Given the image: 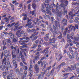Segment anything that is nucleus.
Returning a JSON list of instances; mask_svg holds the SVG:
<instances>
[{"instance_id":"3","label":"nucleus","mask_w":79,"mask_h":79,"mask_svg":"<svg viewBox=\"0 0 79 79\" xmlns=\"http://www.w3.org/2000/svg\"><path fill=\"white\" fill-rule=\"evenodd\" d=\"M42 71H43V73L42 72H41V74L40 75H37L36 76H38V79H44V75L45 74V73H46V71H47V69H46L45 70V69L43 68L42 69Z\"/></svg>"},{"instance_id":"15","label":"nucleus","mask_w":79,"mask_h":79,"mask_svg":"<svg viewBox=\"0 0 79 79\" xmlns=\"http://www.w3.org/2000/svg\"><path fill=\"white\" fill-rule=\"evenodd\" d=\"M9 36L10 37V39H14L15 37V35L13 34V33L12 32H10L9 33Z\"/></svg>"},{"instance_id":"7","label":"nucleus","mask_w":79,"mask_h":79,"mask_svg":"<svg viewBox=\"0 0 79 79\" xmlns=\"http://www.w3.org/2000/svg\"><path fill=\"white\" fill-rule=\"evenodd\" d=\"M34 67L35 70V74H37L39 72V67H38V65L37 64H34Z\"/></svg>"},{"instance_id":"24","label":"nucleus","mask_w":79,"mask_h":79,"mask_svg":"<svg viewBox=\"0 0 79 79\" xmlns=\"http://www.w3.org/2000/svg\"><path fill=\"white\" fill-rule=\"evenodd\" d=\"M70 30L71 31H76V27H75L74 26H73L71 28Z\"/></svg>"},{"instance_id":"57","label":"nucleus","mask_w":79,"mask_h":79,"mask_svg":"<svg viewBox=\"0 0 79 79\" xmlns=\"http://www.w3.org/2000/svg\"><path fill=\"white\" fill-rule=\"evenodd\" d=\"M69 40H67V42L68 43H70V42H72V40L71 39H69Z\"/></svg>"},{"instance_id":"8","label":"nucleus","mask_w":79,"mask_h":79,"mask_svg":"<svg viewBox=\"0 0 79 79\" xmlns=\"http://www.w3.org/2000/svg\"><path fill=\"white\" fill-rule=\"evenodd\" d=\"M41 23L42 22L40 21V20L37 18L36 20V22H35L34 23V24H35V25H36V26H39V25H40V23Z\"/></svg>"},{"instance_id":"10","label":"nucleus","mask_w":79,"mask_h":79,"mask_svg":"<svg viewBox=\"0 0 79 79\" xmlns=\"http://www.w3.org/2000/svg\"><path fill=\"white\" fill-rule=\"evenodd\" d=\"M44 57H42L41 58V60H40V61H38V64H41V67H43V62H42V60H44Z\"/></svg>"},{"instance_id":"23","label":"nucleus","mask_w":79,"mask_h":79,"mask_svg":"<svg viewBox=\"0 0 79 79\" xmlns=\"http://www.w3.org/2000/svg\"><path fill=\"white\" fill-rule=\"evenodd\" d=\"M71 67L72 68V70H74V69H76V64H74V66L71 65Z\"/></svg>"},{"instance_id":"9","label":"nucleus","mask_w":79,"mask_h":79,"mask_svg":"<svg viewBox=\"0 0 79 79\" xmlns=\"http://www.w3.org/2000/svg\"><path fill=\"white\" fill-rule=\"evenodd\" d=\"M50 35V33L47 34L45 37H44V39L45 41L47 42L48 40H49V35Z\"/></svg>"},{"instance_id":"2","label":"nucleus","mask_w":79,"mask_h":79,"mask_svg":"<svg viewBox=\"0 0 79 79\" xmlns=\"http://www.w3.org/2000/svg\"><path fill=\"white\" fill-rule=\"evenodd\" d=\"M49 41H53V42L52 41L49 42L48 43L49 44V45H51L54 48H57V45H56V44H55V41L56 40L55 38H53L52 39H49Z\"/></svg>"},{"instance_id":"44","label":"nucleus","mask_w":79,"mask_h":79,"mask_svg":"<svg viewBox=\"0 0 79 79\" xmlns=\"http://www.w3.org/2000/svg\"><path fill=\"white\" fill-rule=\"evenodd\" d=\"M13 42H14L15 43H16L18 42V40H16L15 38H14L13 40Z\"/></svg>"},{"instance_id":"43","label":"nucleus","mask_w":79,"mask_h":79,"mask_svg":"<svg viewBox=\"0 0 79 79\" xmlns=\"http://www.w3.org/2000/svg\"><path fill=\"white\" fill-rule=\"evenodd\" d=\"M6 40V42L7 43H9V44H10V43L11 42V39H10V38L7 39Z\"/></svg>"},{"instance_id":"63","label":"nucleus","mask_w":79,"mask_h":79,"mask_svg":"<svg viewBox=\"0 0 79 79\" xmlns=\"http://www.w3.org/2000/svg\"><path fill=\"white\" fill-rule=\"evenodd\" d=\"M60 64L61 66H64L65 65V62H62Z\"/></svg>"},{"instance_id":"33","label":"nucleus","mask_w":79,"mask_h":79,"mask_svg":"<svg viewBox=\"0 0 79 79\" xmlns=\"http://www.w3.org/2000/svg\"><path fill=\"white\" fill-rule=\"evenodd\" d=\"M4 19H5V20H6L5 21L6 23H7V22H9V21H10V19H8V18L7 17H5L4 18Z\"/></svg>"},{"instance_id":"1","label":"nucleus","mask_w":79,"mask_h":79,"mask_svg":"<svg viewBox=\"0 0 79 79\" xmlns=\"http://www.w3.org/2000/svg\"><path fill=\"white\" fill-rule=\"evenodd\" d=\"M36 31H37V30L35 29H32L31 30V32L34 33V34H32V35L30 36V38H31V40H35L38 38L37 36H35L37 34H38V32Z\"/></svg>"},{"instance_id":"22","label":"nucleus","mask_w":79,"mask_h":79,"mask_svg":"<svg viewBox=\"0 0 79 79\" xmlns=\"http://www.w3.org/2000/svg\"><path fill=\"white\" fill-rule=\"evenodd\" d=\"M68 74H69V73H64V74H63L64 79H67V78H68Z\"/></svg>"},{"instance_id":"12","label":"nucleus","mask_w":79,"mask_h":79,"mask_svg":"<svg viewBox=\"0 0 79 79\" xmlns=\"http://www.w3.org/2000/svg\"><path fill=\"white\" fill-rule=\"evenodd\" d=\"M62 23H63V26H65L67 25V23H68V20L65 19H63L62 21Z\"/></svg>"},{"instance_id":"25","label":"nucleus","mask_w":79,"mask_h":79,"mask_svg":"<svg viewBox=\"0 0 79 79\" xmlns=\"http://www.w3.org/2000/svg\"><path fill=\"white\" fill-rule=\"evenodd\" d=\"M71 39L73 40V38L72 36L69 35V34H68L67 35V38L68 39Z\"/></svg>"},{"instance_id":"26","label":"nucleus","mask_w":79,"mask_h":79,"mask_svg":"<svg viewBox=\"0 0 79 79\" xmlns=\"http://www.w3.org/2000/svg\"><path fill=\"white\" fill-rule=\"evenodd\" d=\"M32 7L33 10H35V8H36V5L35 4V3H33L32 4Z\"/></svg>"},{"instance_id":"42","label":"nucleus","mask_w":79,"mask_h":79,"mask_svg":"<svg viewBox=\"0 0 79 79\" xmlns=\"http://www.w3.org/2000/svg\"><path fill=\"white\" fill-rule=\"evenodd\" d=\"M46 52H45V54H48V49H49V48H46Z\"/></svg>"},{"instance_id":"59","label":"nucleus","mask_w":79,"mask_h":79,"mask_svg":"<svg viewBox=\"0 0 79 79\" xmlns=\"http://www.w3.org/2000/svg\"><path fill=\"white\" fill-rule=\"evenodd\" d=\"M67 54L68 56H69V58L70 57V56L71 55V54H70V52L69 51L67 52Z\"/></svg>"},{"instance_id":"21","label":"nucleus","mask_w":79,"mask_h":79,"mask_svg":"<svg viewBox=\"0 0 79 79\" xmlns=\"http://www.w3.org/2000/svg\"><path fill=\"white\" fill-rule=\"evenodd\" d=\"M32 65L31 64L28 69V70L30 71V73H33V70H32Z\"/></svg>"},{"instance_id":"31","label":"nucleus","mask_w":79,"mask_h":79,"mask_svg":"<svg viewBox=\"0 0 79 79\" xmlns=\"http://www.w3.org/2000/svg\"><path fill=\"white\" fill-rule=\"evenodd\" d=\"M71 31V30H68V31H65L64 32V34H66V33L67 34H68L69 33H70Z\"/></svg>"},{"instance_id":"16","label":"nucleus","mask_w":79,"mask_h":79,"mask_svg":"<svg viewBox=\"0 0 79 79\" xmlns=\"http://www.w3.org/2000/svg\"><path fill=\"white\" fill-rule=\"evenodd\" d=\"M54 69H55V68L52 69L51 70V72H49L47 74V76L49 77L50 76L51 74H53V72H54Z\"/></svg>"},{"instance_id":"35","label":"nucleus","mask_w":79,"mask_h":79,"mask_svg":"<svg viewBox=\"0 0 79 79\" xmlns=\"http://www.w3.org/2000/svg\"><path fill=\"white\" fill-rule=\"evenodd\" d=\"M1 68H2V70L3 71L6 68V66L5 65H2L1 67Z\"/></svg>"},{"instance_id":"36","label":"nucleus","mask_w":79,"mask_h":79,"mask_svg":"<svg viewBox=\"0 0 79 79\" xmlns=\"http://www.w3.org/2000/svg\"><path fill=\"white\" fill-rule=\"evenodd\" d=\"M46 13L47 14H49V15H52V13L50 10H46Z\"/></svg>"},{"instance_id":"55","label":"nucleus","mask_w":79,"mask_h":79,"mask_svg":"<svg viewBox=\"0 0 79 79\" xmlns=\"http://www.w3.org/2000/svg\"><path fill=\"white\" fill-rule=\"evenodd\" d=\"M51 68H52V66H50L49 67H47V70L48 71H49V70H50L51 69Z\"/></svg>"},{"instance_id":"19","label":"nucleus","mask_w":79,"mask_h":79,"mask_svg":"<svg viewBox=\"0 0 79 79\" xmlns=\"http://www.w3.org/2000/svg\"><path fill=\"white\" fill-rule=\"evenodd\" d=\"M61 6L62 8H63V10L64 13H66V14H67V13H68V12H67V10L65 9L66 7L65 6H64L63 5H62Z\"/></svg>"},{"instance_id":"34","label":"nucleus","mask_w":79,"mask_h":79,"mask_svg":"<svg viewBox=\"0 0 79 79\" xmlns=\"http://www.w3.org/2000/svg\"><path fill=\"white\" fill-rule=\"evenodd\" d=\"M69 50L70 52L71 53V54H73L74 52V51L73 50V49H72V48H69Z\"/></svg>"},{"instance_id":"37","label":"nucleus","mask_w":79,"mask_h":79,"mask_svg":"<svg viewBox=\"0 0 79 79\" xmlns=\"http://www.w3.org/2000/svg\"><path fill=\"white\" fill-rule=\"evenodd\" d=\"M37 47V45L35 44H34L33 46L31 48L32 49H35L36 48V47Z\"/></svg>"},{"instance_id":"30","label":"nucleus","mask_w":79,"mask_h":79,"mask_svg":"<svg viewBox=\"0 0 79 79\" xmlns=\"http://www.w3.org/2000/svg\"><path fill=\"white\" fill-rule=\"evenodd\" d=\"M79 38H78L76 36L74 37V38H73V40H75V41H77V42H78L79 41Z\"/></svg>"},{"instance_id":"61","label":"nucleus","mask_w":79,"mask_h":79,"mask_svg":"<svg viewBox=\"0 0 79 79\" xmlns=\"http://www.w3.org/2000/svg\"><path fill=\"white\" fill-rule=\"evenodd\" d=\"M27 70L24 71V73L23 74H24L25 75H26V74H27Z\"/></svg>"},{"instance_id":"20","label":"nucleus","mask_w":79,"mask_h":79,"mask_svg":"<svg viewBox=\"0 0 79 79\" xmlns=\"http://www.w3.org/2000/svg\"><path fill=\"white\" fill-rule=\"evenodd\" d=\"M31 37H30L29 38L28 37H23V38H20V39L21 40H25V39H26V40H28L29 39H32V38H30Z\"/></svg>"},{"instance_id":"47","label":"nucleus","mask_w":79,"mask_h":79,"mask_svg":"<svg viewBox=\"0 0 79 79\" xmlns=\"http://www.w3.org/2000/svg\"><path fill=\"white\" fill-rule=\"evenodd\" d=\"M20 35H25V34L24 33V31H22L20 33Z\"/></svg>"},{"instance_id":"32","label":"nucleus","mask_w":79,"mask_h":79,"mask_svg":"<svg viewBox=\"0 0 79 79\" xmlns=\"http://www.w3.org/2000/svg\"><path fill=\"white\" fill-rule=\"evenodd\" d=\"M66 0H63L64 2H65V6H67V5H68V1H66Z\"/></svg>"},{"instance_id":"40","label":"nucleus","mask_w":79,"mask_h":79,"mask_svg":"<svg viewBox=\"0 0 79 79\" xmlns=\"http://www.w3.org/2000/svg\"><path fill=\"white\" fill-rule=\"evenodd\" d=\"M75 19L74 20V22L77 23L79 22V19L77 18V17H76L75 18Z\"/></svg>"},{"instance_id":"51","label":"nucleus","mask_w":79,"mask_h":79,"mask_svg":"<svg viewBox=\"0 0 79 79\" xmlns=\"http://www.w3.org/2000/svg\"><path fill=\"white\" fill-rule=\"evenodd\" d=\"M12 55V56L13 59L14 58L16 59V55L13 54V55Z\"/></svg>"},{"instance_id":"50","label":"nucleus","mask_w":79,"mask_h":79,"mask_svg":"<svg viewBox=\"0 0 79 79\" xmlns=\"http://www.w3.org/2000/svg\"><path fill=\"white\" fill-rule=\"evenodd\" d=\"M40 52H37L35 53L36 55H37V56H40Z\"/></svg>"},{"instance_id":"5","label":"nucleus","mask_w":79,"mask_h":79,"mask_svg":"<svg viewBox=\"0 0 79 79\" xmlns=\"http://www.w3.org/2000/svg\"><path fill=\"white\" fill-rule=\"evenodd\" d=\"M73 10L70 11L69 12V16H71L70 18L72 19H73V17H74V16H76V15H77L78 13H79V10L77 11V13H75V14H73V11L74 9H73Z\"/></svg>"},{"instance_id":"60","label":"nucleus","mask_w":79,"mask_h":79,"mask_svg":"<svg viewBox=\"0 0 79 79\" xmlns=\"http://www.w3.org/2000/svg\"><path fill=\"white\" fill-rule=\"evenodd\" d=\"M77 74H79V69H77Z\"/></svg>"},{"instance_id":"27","label":"nucleus","mask_w":79,"mask_h":79,"mask_svg":"<svg viewBox=\"0 0 79 79\" xmlns=\"http://www.w3.org/2000/svg\"><path fill=\"white\" fill-rule=\"evenodd\" d=\"M18 26H19V25L16 26L15 27V28L13 30L14 31H18V30H19V28Z\"/></svg>"},{"instance_id":"39","label":"nucleus","mask_w":79,"mask_h":79,"mask_svg":"<svg viewBox=\"0 0 79 79\" xmlns=\"http://www.w3.org/2000/svg\"><path fill=\"white\" fill-rule=\"evenodd\" d=\"M63 15V12L60 11L59 13V16L61 17Z\"/></svg>"},{"instance_id":"4","label":"nucleus","mask_w":79,"mask_h":79,"mask_svg":"<svg viewBox=\"0 0 79 79\" xmlns=\"http://www.w3.org/2000/svg\"><path fill=\"white\" fill-rule=\"evenodd\" d=\"M48 6H49V4H46L45 3H43L42 4V8H41V11L43 13H45L46 14H47V11H45V10H44V9H45V6L46 7L47 9H48Z\"/></svg>"},{"instance_id":"54","label":"nucleus","mask_w":79,"mask_h":79,"mask_svg":"<svg viewBox=\"0 0 79 79\" xmlns=\"http://www.w3.org/2000/svg\"><path fill=\"white\" fill-rule=\"evenodd\" d=\"M23 21H26V20L27 19V16L25 17H23Z\"/></svg>"},{"instance_id":"45","label":"nucleus","mask_w":79,"mask_h":79,"mask_svg":"<svg viewBox=\"0 0 79 79\" xmlns=\"http://www.w3.org/2000/svg\"><path fill=\"white\" fill-rule=\"evenodd\" d=\"M53 28L54 30H56V29H58V27H55L54 25L53 26Z\"/></svg>"},{"instance_id":"17","label":"nucleus","mask_w":79,"mask_h":79,"mask_svg":"<svg viewBox=\"0 0 79 79\" xmlns=\"http://www.w3.org/2000/svg\"><path fill=\"white\" fill-rule=\"evenodd\" d=\"M38 59H39V56H35L34 57V59H33V61L34 64H35V60H38Z\"/></svg>"},{"instance_id":"56","label":"nucleus","mask_w":79,"mask_h":79,"mask_svg":"<svg viewBox=\"0 0 79 79\" xmlns=\"http://www.w3.org/2000/svg\"><path fill=\"white\" fill-rule=\"evenodd\" d=\"M62 37H63V36H62V34L60 35H59L58 37V38H59V39H61V38H62Z\"/></svg>"},{"instance_id":"29","label":"nucleus","mask_w":79,"mask_h":79,"mask_svg":"<svg viewBox=\"0 0 79 79\" xmlns=\"http://www.w3.org/2000/svg\"><path fill=\"white\" fill-rule=\"evenodd\" d=\"M15 72L17 73H18L19 74H20V73H21V71H19L18 69H17L15 70Z\"/></svg>"},{"instance_id":"53","label":"nucleus","mask_w":79,"mask_h":79,"mask_svg":"<svg viewBox=\"0 0 79 79\" xmlns=\"http://www.w3.org/2000/svg\"><path fill=\"white\" fill-rule=\"evenodd\" d=\"M50 30L51 31V32L52 33H53V34H54V33H55V32H54V31H53V29L51 28L50 29Z\"/></svg>"},{"instance_id":"11","label":"nucleus","mask_w":79,"mask_h":79,"mask_svg":"<svg viewBox=\"0 0 79 79\" xmlns=\"http://www.w3.org/2000/svg\"><path fill=\"white\" fill-rule=\"evenodd\" d=\"M55 25L56 27H58V29H61V27H60V25L59 23H57L56 21H55Z\"/></svg>"},{"instance_id":"18","label":"nucleus","mask_w":79,"mask_h":79,"mask_svg":"<svg viewBox=\"0 0 79 79\" xmlns=\"http://www.w3.org/2000/svg\"><path fill=\"white\" fill-rule=\"evenodd\" d=\"M12 62L14 64V66H15V69H16V68H17V67H18V64H16V61L13 60Z\"/></svg>"},{"instance_id":"48","label":"nucleus","mask_w":79,"mask_h":79,"mask_svg":"<svg viewBox=\"0 0 79 79\" xmlns=\"http://www.w3.org/2000/svg\"><path fill=\"white\" fill-rule=\"evenodd\" d=\"M77 52V51H74V54L76 56H77V55H79V53H78V52Z\"/></svg>"},{"instance_id":"46","label":"nucleus","mask_w":79,"mask_h":79,"mask_svg":"<svg viewBox=\"0 0 79 79\" xmlns=\"http://www.w3.org/2000/svg\"><path fill=\"white\" fill-rule=\"evenodd\" d=\"M68 70L69 71H73V69L71 68L70 67H68L67 68Z\"/></svg>"},{"instance_id":"58","label":"nucleus","mask_w":79,"mask_h":79,"mask_svg":"<svg viewBox=\"0 0 79 79\" xmlns=\"http://www.w3.org/2000/svg\"><path fill=\"white\" fill-rule=\"evenodd\" d=\"M69 46V44H67L65 46V48H67Z\"/></svg>"},{"instance_id":"49","label":"nucleus","mask_w":79,"mask_h":79,"mask_svg":"<svg viewBox=\"0 0 79 79\" xmlns=\"http://www.w3.org/2000/svg\"><path fill=\"white\" fill-rule=\"evenodd\" d=\"M16 51H15V50H13L12 51V55L16 53Z\"/></svg>"},{"instance_id":"38","label":"nucleus","mask_w":79,"mask_h":79,"mask_svg":"<svg viewBox=\"0 0 79 79\" xmlns=\"http://www.w3.org/2000/svg\"><path fill=\"white\" fill-rule=\"evenodd\" d=\"M30 14H31L33 16L35 14V10H33L32 11H30Z\"/></svg>"},{"instance_id":"14","label":"nucleus","mask_w":79,"mask_h":79,"mask_svg":"<svg viewBox=\"0 0 79 79\" xmlns=\"http://www.w3.org/2000/svg\"><path fill=\"white\" fill-rule=\"evenodd\" d=\"M56 5H55V3H53V5L54 7H56V11H58V9H59V4H58V3L57 2L56 3Z\"/></svg>"},{"instance_id":"62","label":"nucleus","mask_w":79,"mask_h":79,"mask_svg":"<svg viewBox=\"0 0 79 79\" xmlns=\"http://www.w3.org/2000/svg\"><path fill=\"white\" fill-rule=\"evenodd\" d=\"M40 26L42 27L43 28H45V25L44 24H41V25H40Z\"/></svg>"},{"instance_id":"28","label":"nucleus","mask_w":79,"mask_h":79,"mask_svg":"<svg viewBox=\"0 0 79 79\" xmlns=\"http://www.w3.org/2000/svg\"><path fill=\"white\" fill-rule=\"evenodd\" d=\"M75 54H73L72 55V56L71 55L70 56L69 58L70 59H74V55Z\"/></svg>"},{"instance_id":"13","label":"nucleus","mask_w":79,"mask_h":79,"mask_svg":"<svg viewBox=\"0 0 79 79\" xmlns=\"http://www.w3.org/2000/svg\"><path fill=\"white\" fill-rule=\"evenodd\" d=\"M28 42H29L28 40L26 41L25 40H23L22 41L21 40H20L19 41V43H21V42H22V43H20V44H21V45H27V44H26L24 43H27Z\"/></svg>"},{"instance_id":"64","label":"nucleus","mask_w":79,"mask_h":79,"mask_svg":"<svg viewBox=\"0 0 79 79\" xmlns=\"http://www.w3.org/2000/svg\"><path fill=\"white\" fill-rule=\"evenodd\" d=\"M76 16H77V18L79 20V13H78L77 14H76Z\"/></svg>"},{"instance_id":"6","label":"nucleus","mask_w":79,"mask_h":79,"mask_svg":"<svg viewBox=\"0 0 79 79\" xmlns=\"http://www.w3.org/2000/svg\"><path fill=\"white\" fill-rule=\"evenodd\" d=\"M8 61V60H6V59L4 58V59H3L2 61V64H4L8 68H10V62L9 61Z\"/></svg>"},{"instance_id":"41","label":"nucleus","mask_w":79,"mask_h":79,"mask_svg":"<svg viewBox=\"0 0 79 79\" xmlns=\"http://www.w3.org/2000/svg\"><path fill=\"white\" fill-rule=\"evenodd\" d=\"M23 69L24 70H26V71H27V69L28 68L27 66H23Z\"/></svg>"},{"instance_id":"52","label":"nucleus","mask_w":79,"mask_h":79,"mask_svg":"<svg viewBox=\"0 0 79 79\" xmlns=\"http://www.w3.org/2000/svg\"><path fill=\"white\" fill-rule=\"evenodd\" d=\"M31 21H32V20H31V19H28L27 20V23H28V24H30L29 23H31Z\"/></svg>"}]
</instances>
